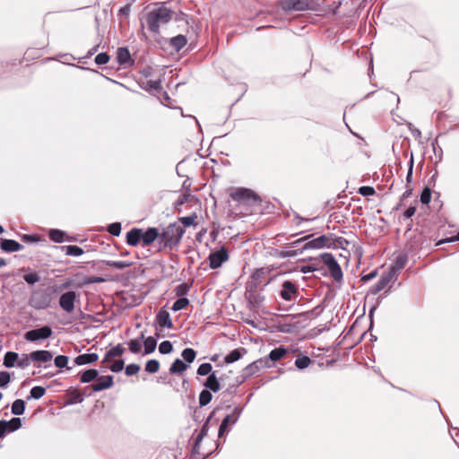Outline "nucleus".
<instances>
[{
	"mask_svg": "<svg viewBox=\"0 0 459 459\" xmlns=\"http://www.w3.org/2000/svg\"><path fill=\"white\" fill-rule=\"evenodd\" d=\"M154 6L146 14V22L151 32L159 33L160 26L172 20L174 12L168 6V2L156 3Z\"/></svg>",
	"mask_w": 459,
	"mask_h": 459,
	"instance_id": "nucleus-1",
	"label": "nucleus"
},
{
	"mask_svg": "<svg viewBox=\"0 0 459 459\" xmlns=\"http://www.w3.org/2000/svg\"><path fill=\"white\" fill-rule=\"evenodd\" d=\"M185 230L178 223H170L160 232V241L164 248L170 250L177 248L180 244Z\"/></svg>",
	"mask_w": 459,
	"mask_h": 459,
	"instance_id": "nucleus-2",
	"label": "nucleus"
},
{
	"mask_svg": "<svg viewBox=\"0 0 459 459\" xmlns=\"http://www.w3.org/2000/svg\"><path fill=\"white\" fill-rule=\"evenodd\" d=\"M280 4L284 11L317 10L320 0H281Z\"/></svg>",
	"mask_w": 459,
	"mask_h": 459,
	"instance_id": "nucleus-3",
	"label": "nucleus"
},
{
	"mask_svg": "<svg viewBox=\"0 0 459 459\" xmlns=\"http://www.w3.org/2000/svg\"><path fill=\"white\" fill-rule=\"evenodd\" d=\"M230 195L234 201L248 205L261 202V199L258 196V195L249 188H234L230 191Z\"/></svg>",
	"mask_w": 459,
	"mask_h": 459,
	"instance_id": "nucleus-4",
	"label": "nucleus"
},
{
	"mask_svg": "<svg viewBox=\"0 0 459 459\" xmlns=\"http://www.w3.org/2000/svg\"><path fill=\"white\" fill-rule=\"evenodd\" d=\"M52 301L51 294L47 290L34 291L30 299V305L37 309L48 308Z\"/></svg>",
	"mask_w": 459,
	"mask_h": 459,
	"instance_id": "nucleus-5",
	"label": "nucleus"
},
{
	"mask_svg": "<svg viewBox=\"0 0 459 459\" xmlns=\"http://www.w3.org/2000/svg\"><path fill=\"white\" fill-rule=\"evenodd\" d=\"M320 256L322 262L327 266L330 274L334 279V281H341L342 279V268L334 256L330 253H323Z\"/></svg>",
	"mask_w": 459,
	"mask_h": 459,
	"instance_id": "nucleus-6",
	"label": "nucleus"
},
{
	"mask_svg": "<svg viewBox=\"0 0 459 459\" xmlns=\"http://www.w3.org/2000/svg\"><path fill=\"white\" fill-rule=\"evenodd\" d=\"M323 247H333L332 235H322L311 240H307V242L300 247V251L307 249H319Z\"/></svg>",
	"mask_w": 459,
	"mask_h": 459,
	"instance_id": "nucleus-7",
	"label": "nucleus"
},
{
	"mask_svg": "<svg viewBox=\"0 0 459 459\" xmlns=\"http://www.w3.org/2000/svg\"><path fill=\"white\" fill-rule=\"evenodd\" d=\"M76 301H78L76 292L74 290L66 291L60 296L59 306L66 313H72L74 310Z\"/></svg>",
	"mask_w": 459,
	"mask_h": 459,
	"instance_id": "nucleus-8",
	"label": "nucleus"
},
{
	"mask_svg": "<svg viewBox=\"0 0 459 459\" xmlns=\"http://www.w3.org/2000/svg\"><path fill=\"white\" fill-rule=\"evenodd\" d=\"M53 333L50 326L45 325L38 329L30 330L25 333L24 338L29 342H36L49 338Z\"/></svg>",
	"mask_w": 459,
	"mask_h": 459,
	"instance_id": "nucleus-9",
	"label": "nucleus"
},
{
	"mask_svg": "<svg viewBox=\"0 0 459 459\" xmlns=\"http://www.w3.org/2000/svg\"><path fill=\"white\" fill-rule=\"evenodd\" d=\"M299 294L298 285L290 281H285L281 284V290H280V297L285 301L294 300Z\"/></svg>",
	"mask_w": 459,
	"mask_h": 459,
	"instance_id": "nucleus-10",
	"label": "nucleus"
},
{
	"mask_svg": "<svg viewBox=\"0 0 459 459\" xmlns=\"http://www.w3.org/2000/svg\"><path fill=\"white\" fill-rule=\"evenodd\" d=\"M229 259V253L225 247H221L220 250L211 253L208 256L209 266L212 269H217Z\"/></svg>",
	"mask_w": 459,
	"mask_h": 459,
	"instance_id": "nucleus-11",
	"label": "nucleus"
},
{
	"mask_svg": "<svg viewBox=\"0 0 459 459\" xmlns=\"http://www.w3.org/2000/svg\"><path fill=\"white\" fill-rule=\"evenodd\" d=\"M262 368H270V365H267V360L264 358L258 359L244 368L243 375L245 377H250Z\"/></svg>",
	"mask_w": 459,
	"mask_h": 459,
	"instance_id": "nucleus-12",
	"label": "nucleus"
},
{
	"mask_svg": "<svg viewBox=\"0 0 459 459\" xmlns=\"http://www.w3.org/2000/svg\"><path fill=\"white\" fill-rule=\"evenodd\" d=\"M114 385L113 377L112 376H101L97 377L96 382L92 384L90 387L93 392H100L105 389H108L112 387Z\"/></svg>",
	"mask_w": 459,
	"mask_h": 459,
	"instance_id": "nucleus-13",
	"label": "nucleus"
},
{
	"mask_svg": "<svg viewBox=\"0 0 459 459\" xmlns=\"http://www.w3.org/2000/svg\"><path fill=\"white\" fill-rule=\"evenodd\" d=\"M117 63L123 67H129L134 64L130 52L127 48H118L117 51Z\"/></svg>",
	"mask_w": 459,
	"mask_h": 459,
	"instance_id": "nucleus-14",
	"label": "nucleus"
},
{
	"mask_svg": "<svg viewBox=\"0 0 459 459\" xmlns=\"http://www.w3.org/2000/svg\"><path fill=\"white\" fill-rule=\"evenodd\" d=\"M157 238L160 239V231L156 228H148L146 230H142V246L147 247L153 243Z\"/></svg>",
	"mask_w": 459,
	"mask_h": 459,
	"instance_id": "nucleus-15",
	"label": "nucleus"
},
{
	"mask_svg": "<svg viewBox=\"0 0 459 459\" xmlns=\"http://www.w3.org/2000/svg\"><path fill=\"white\" fill-rule=\"evenodd\" d=\"M287 352L288 351L285 347L280 346L271 351L269 355L267 357H264V359L267 360V365H270V368H273L274 363L282 359L287 354Z\"/></svg>",
	"mask_w": 459,
	"mask_h": 459,
	"instance_id": "nucleus-16",
	"label": "nucleus"
},
{
	"mask_svg": "<svg viewBox=\"0 0 459 459\" xmlns=\"http://www.w3.org/2000/svg\"><path fill=\"white\" fill-rule=\"evenodd\" d=\"M407 260H408V257L405 254H401L399 255H397L393 263V264L391 265V267L389 268V273L394 276L395 278H397L398 274H399V272L403 269L407 264Z\"/></svg>",
	"mask_w": 459,
	"mask_h": 459,
	"instance_id": "nucleus-17",
	"label": "nucleus"
},
{
	"mask_svg": "<svg viewBox=\"0 0 459 459\" xmlns=\"http://www.w3.org/2000/svg\"><path fill=\"white\" fill-rule=\"evenodd\" d=\"M394 280H396V278L389 272L383 273L377 282L372 287L371 292L373 294L380 292L389 284L390 281Z\"/></svg>",
	"mask_w": 459,
	"mask_h": 459,
	"instance_id": "nucleus-18",
	"label": "nucleus"
},
{
	"mask_svg": "<svg viewBox=\"0 0 459 459\" xmlns=\"http://www.w3.org/2000/svg\"><path fill=\"white\" fill-rule=\"evenodd\" d=\"M0 247L3 251L8 253L20 251L23 248V247L16 240L6 238L0 239Z\"/></svg>",
	"mask_w": 459,
	"mask_h": 459,
	"instance_id": "nucleus-19",
	"label": "nucleus"
},
{
	"mask_svg": "<svg viewBox=\"0 0 459 459\" xmlns=\"http://www.w3.org/2000/svg\"><path fill=\"white\" fill-rule=\"evenodd\" d=\"M142 241V229L133 228L126 233V243L136 247Z\"/></svg>",
	"mask_w": 459,
	"mask_h": 459,
	"instance_id": "nucleus-20",
	"label": "nucleus"
},
{
	"mask_svg": "<svg viewBox=\"0 0 459 459\" xmlns=\"http://www.w3.org/2000/svg\"><path fill=\"white\" fill-rule=\"evenodd\" d=\"M53 358L51 351L47 350L35 351L30 352V359L32 361L49 362Z\"/></svg>",
	"mask_w": 459,
	"mask_h": 459,
	"instance_id": "nucleus-21",
	"label": "nucleus"
},
{
	"mask_svg": "<svg viewBox=\"0 0 459 459\" xmlns=\"http://www.w3.org/2000/svg\"><path fill=\"white\" fill-rule=\"evenodd\" d=\"M156 322L159 326L162 328H172L173 323L170 318L169 313L166 310H161L156 316Z\"/></svg>",
	"mask_w": 459,
	"mask_h": 459,
	"instance_id": "nucleus-22",
	"label": "nucleus"
},
{
	"mask_svg": "<svg viewBox=\"0 0 459 459\" xmlns=\"http://www.w3.org/2000/svg\"><path fill=\"white\" fill-rule=\"evenodd\" d=\"M99 359V356L97 353H84L77 356L74 359V364L78 366L85 365V364H91L95 361H97Z\"/></svg>",
	"mask_w": 459,
	"mask_h": 459,
	"instance_id": "nucleus-23",
	"label": "nucleus"
},
{
	"mask_svg": "<svg viewBox=\"0 0 459 459\" xmlns=\"http://www.w3.org/2000/svg\"><path fill=\"white\" fill-rule=\"evenodd\" d=\"M247 353V350L245 348H238L233 351H231L225 358L224 361L227 364H230L233 362L238 361L242 358L244 354Z\"/></svg>",
	"mask_w": 459,
	"mask_h": 459,
	"instance_id": "nucleus-24",
	"label": "nucleus"
},
{
	"mask_svg": "<svg viewBox=\"0 0 459 459\" xmlns=\"http://www.w3.org/2000/svg\"><path fill=\"white\" fill-rule=\"evenodd\" d=\"M204 386L214 393L221 389V385L215 372H212L208 376L204 383Z\"/></svg>",
	"mask_w": 459,
	"mask_h": 459,
	"instance_id": "nucleus-25",
	"label": "nucleus"
},
{
	"mask_svg": "<svg viewBox=\"0 0 459 459\" xmlns=\"http://www.w3.org/2000/svg\"><path fill=\"white\" fill-rule=\"evenodd\" d=\"M187 43V39L184 35H178L169 39L170 47L177 52H179Z\"/></svg>",
	"mask_w": 459,
	"mask_h": 459,
	"instance_id": "nucleus-26",
	"label": "nucleus"
},
{
	"mask_svg": "<svg viewBox=\"0 0 459 459\" xmlns=\"http://www.w3.org/2000/svg\"><path fill=\"white\" fill-rule=\"evenodd\" d=\"M187 368V365L185 364L180 359H176L169 368L170 374H182Z\"/></svg>",
	"mask_w": 459,
	"mask_h": 459,
	"instance_id": "nucleus-27",
	"label": "nucleus"
},
{
	"mask_svg": "<svg viewBox=\"0 0 459 459\" xmlns=\"http://www.w3.org/2000/svg\"><path fill=\"white\" fill-rule=\"evenodd\" d=\"M143 341L144 346V354L152 353L157 346V339L152 336H149L147 338L144 337Z\"/></svg>",
	"mask_w": 459,
	"mask_h": 459,
	"instance_id": "nucleus-28",
	"label": "nucleus"
},
{
	"mask_svg": "<svg viewBox=\"0 0 459 459\" xmlns=\"http://www.w3.org/2000/svg\"><path fill=\"white\" fill-rule=\"evenodd\" d=\"M241 412H242V409L241 408L235 407L233 409L232 412L230 414H228L222 420V421H226L227 426H229L230 424V425H234L238 421Z\"/></svg>",
	"mask_w": 459,
	"mask_h": 459,
	"instance_id": "nucleus-29",
	"label": "nucleus"
},
{
	"mask_svg": "<svg viewBox=\"0 0 459 459\" xmlns=\"http://www.w3.org/2000/svg\"><path fill=\"white\" fill-rule=\"evenodd\" d=\"M125 349L121 344H117V346L110 349L105 355L103 359V362L108 361L111 358L120 357L123 355Z\"/></svg>",
	"mask_w": 459,
	"mask_h": 459,
	"instance_id": "nucleus-30",
	"label": "nucleus"
},
{
	"mask_svg": "<svg viewBox=\"0 0 459 459\" xmlns=\"http://www.w3.org/2000/svg\"><path fill=\"white\" fill-rule=\"evenodd\" d=\"M19 359V354L14 351H7L4 357V366L13 368Z\"/></svg>",
	"mask_w": 459,
	"mask_h": 459,
	"instance_id": "nucleus-31",
	"label": "nucleus"
},
{
	"mask_svg": "<svg viewBox=\"0 0 459 459\" xmlns=\"http://www.w3.org/2000/svg\"><path fill=\"white\" fill-rule=\"evenodd\" d=\"M143 339H144V332H142L139 338L131 340L128 342V347L132 353L136 354L141 351V342Z\"/></svg>",
	"mask_w": 459,
	"mask_h": 459,
	"instance_id": "nucleus-32",
	"label": "nucleus"
},
{
	"mask_svg": "<svg viewBox=\"0 0 459 459\" xmlns=\"http://www.w3.org/2000/svg\"><path fill=\"white\" fill-rule=\"evenodd\" d=\"M142 87L148 91L159 92L161 91V84L160 80H148L143 82Z\"/></svg>",
	"mask_w": 459,
	"mask_h": 459,
	"instance_id": "nucleus-33",
	"label": "nucleus"
},
{
	"mask_svg": "<svg viewBox=\"0 0 459 459\" xmlns=\"http://www.w3.org/2000/svg\"><path fill=\"white\" fill-rule=\"evenodd\" d=\"M99 375V372L97 369L91 368L88 370H85L81 375V382L82 383H90L92 380L96 379Z\"/></svg>",
	"mask_w": 459,
	"mask_h": 459,
	"instance_id": "nucleus-34",
	"label": "nucleus"
},
{
	"mask_svg": "<svg viewBox=\"0 0 459 459\" xmlns=\"http://www.w3.org/2000/svg\"><path fill=\"white\" fill-rule=\"evenodd\" d=\"M25 411V403L22 399L15 400L12 404V413L14 415H22Z\"/></svg>",
	"mask_w": 459,
	"mask_h": 459,
	"instance_id": "nucleus-35",
	"label": "nucleus"
},
{
	"mask_svg": "<svg viewBox=\"0 0 459 459\" xmlns=\"http://www.w3.org/2000/svg\"><path fill=\"white\" fill-rule=\"evenodd\" d=\"M62 248L65 250V255L70 256H80L84 253L83 249L78 246H65Z\"/></svg>",
	"mask_w": 459,
	"mask_h": 459,
	"instance_id": "nucleus-36",
	"label": "nucleus"
},
{
	"mask_svg": "<svg viewBox=\"0 0 459 459\" xmlns=\"http://www.w3.org/2000/svg\"><path fill=\"white\" fill-rule=\"evenodd\" d=\"M65 233L60 230H50L48 233L49 238L56 243H62L65 241Z\"/></svg>",
	"mask_w": 459,
	"mask_h": 459,
	"instance_id": "nucleus-37",
	"label": "nucleus"
},
{
	"mask_svg": "<svg viewBox=\"0 0 459 459\" xmlns=\"http://www.w3.org/2000/svg\"><path fill=\"white\" fill-rule=\"evenodd\" d=\"M105 264L109 266L116 269L123 270L126 268L130 267L133 264V262H126V261H105Z\"/></svg>",
	"mask_w": 459,
	"mask_h": 459,
	"instance_id": "nucleus-38",
	"label": "nucleus"
},
{
	"mask_svg": "<svg viewBox=\"0 0 459 459\" xmlns=\"http://www.w3.org/2000/svg\"><path fill=\"white\" fill-rule=\"evenodd\" d=\"M311 363V359L309 357L305 355H299L295 360V366L299 369H304L307 368Z\"/></svg>",
	"mask_w": 459,
	"mask_h": 459,
	"instance_id": "nucleus-39",
	"label": "nucleus"
},
{
	"mask_svg": "<svg viewBox=\"0 0 459 459\" xmlns=\"http://www.w3.org/2000/svg\"><path fill=\"white\" fill-rule=\"evenodd\" d=\"M181 356L186 362L192 363L196 357V352L192 348H186L182 351Z\"/></svg>",
	"mask_w": 459,
	"mask_h": 459,
	"instance_id": "nucleus-40",
	"label": "nucleus"
},
{
	"mask_svg": "<svg viewBox=\"0 0 459 459\" xmlns=\"http://www.w3.org/2000/svg\"><path fill=\"white\" fill-rule=\"evenodd\" d=\"M46 394V389L42 386H34L30 389V396L28 397V399L30 398H33V399H40L41 397H43Z\"/></svg>",
	"mask_w": 459,
	"mask_h": 459,
	"instance_id": "nucleus-41",
	"label": "nucleus"
},
{
	"mask_svg": "<svg viewBox=\"0 0 459 459\" xmlns=\"http://www.w3.org/2000/svg\"><path fill=\"white\" fill-rule=\"evenodd\" d=\"M189 304L188 299L185 297H180L178 299L171 307V309L175 312L184 309Z\"/></svg>",
	"mask_w": 459,
	"mask_h": 459,
	"instance_id": "nucleus-42",
	"label": "nucleus"
},
{
	"mask_svg": "<svg viewBox=\"0 0 459 459\" xmlns=\"http://www.w3.org/2000/svg\"><path fill=\"white\" fill-rule=\"evenodd\" d=\"M212 398V395L209 390H203L199 394V404L200 406L207 405Z\"/></svg>",
	"mask_w": 459,
	"mask_h": 459,
	"instance_id": "nucleus-43",
	"label": "nucleus"
},
{
	"mask_svg": "<svg viewBox=\"0 0 459 459\" xmlns=\"http://www.w3.org/2000/svg\"><path fill=\"white\" fill-rule=\"evenodd\" d=\"M160 368V362L157 359H150L145 364V370L148 373L153 374L158 372Z\"/></svg>",
	"mask_w": 459,
	"mask_h": 459,
	"instance_id": "nucleus-44",
	"label": "nucleus"
},
{
	"mask_svg": "<svg viewBox=\"0 0 459 459\" xmlns=\"http://www.w3.org/2000/svg\"><path fill=\"white\" fill-rule=\"evenodd\" d=\"M83 400H84V396L80 391L74 389L70 393V403H82Z\"/></svg>",
	"mask_w": 459,
	"mask_h": 459,
	"instance_id": "nucleus-45",
	"label": "nucleus"
},
{
	"mask_svg": "<svg viewBox=\"0 0 459 459\" xmlns=\"http://www.w3.org/2000/svg\"><path fill=\"white\" fill-rule=\"evenodd\" d=\"M22 427V420L20 418H13L7 421V431H15Z\"/></svg>",
	"mask_w": 459,
	"mask_h": 459,
	"instance_id": "nucleus-46",
	"label": "nucleus"
},
{
	"mask_svg": "<svg viewBox=\"0 0 459 459\" xmlns=\"http://www.w3.org/2000/svg\"><path fill=\"white\" fill-rule=\"evenodd\" d=\"M188 291H189V286L186 283L178 284L174 289L175 294L181 298L184 297L185 295H186L188 293Z\"/></svg>",
	"mask_w": 459,
	"mask_h": 459,
	"instance_id": "nucleus-47",
	"label": "nucleus"
},
{
	"mask_svg": "<svg viewBox=\"0 0 459 459\" xmlns=\"http://www.w3.org/2000/svg\"><path fill=\"white\" fill-rule=\"evenodd\" d=\"M30 353L29 355L22 354L21 358L17 359V366L21 368H25L30 364Z\"/></svg>",
	"mask_w": 459,
	"mask_h": 459,
	"instance_id": "nucleus-48",
	"label": "nucleus"
},
{
	"mask_svg": "<svg viewBox=\"0 0 459 459\" xmlns=\"http://www.w3.org/2000/svg\"><path fill=\"white\" fill-rule=\"evenodd\" d=\"M172 350L173 346L169 341H164L159 346V351L161 354H169L172 351Z\"/></svg>",
	"mask_w": 459,
	"mask_h": 459,
	"instance_id": "nucleus-49",
	"label": "nucleus"
},
{
	"mask_svg": "<svg viewBox=\"0 0 459 459\" xmlns=\"http://www.w3.org/2000/svg\"><path fill=\"white\" fill-rule=\"evenodd\" d=\"M54 362L56 368H63L67 366L68 357L65 355H57Z\"/></svg>",
	"mask_w": 459,
	"mask_h": 459,
	"instance_id": "nucleus-50",
	"label": "nucleus"
},
{
	"mask_svg": "<svg viewBox=\"0 0 459 459\" xmlns=\"http://www.w3.org/2000/svg\"><path fill=\"white\" fill-rule=\"evenodd\" d=\"M212 366L210 363H203L197 368V374L199 376H207L211 373Z\"/></svg>",
	"mask_w": 459,
	"mask_h": 459,
	"instance_id": "nucleus-51",
	"label": "nucleus"
},
{
	"mask_svg": "<svg viewBox=\"0 0 459 459\" xmlns=\"http://www.w3.org/2000/svg\"><path fill=\"white\" fill-rule=\"evenodd\" d=\"M108 232L116 237L119 236L121 233V223L114 222L108 225Z\"/></svg>",
	"mask_w": 459,
	"mask_h": 459,
	"instance_id": "nucleus-52",
	"label": "nucleus"
},
{
	"mask_svg": "<svg viewBox=\"0 0 459 459\" xmlns=\"http://www.w3.org/2000/svg\"><path fill=\"white\" fill-rule=\"evenodd\" d=\"M208 429H209V427H208V422H205L199 434L197 435V437H195V446H197L198 444L202 441V439L207 435L208 433Z\"/></svg>",
	"mask_w": 459,
	"mask_h": 459,
	"instance_id": "nucleus-53",
	"label": "nucleus"
},
{
	"mask_svg": "<svg viewBox=\"0 0 459 459\" xmlns=\"http://www.w3.org/2000/svg\"><path fill=\"white\" fill-rule=\"evenodd\" d=\"M332 242H333V247H341V248H344V247L349 244V241L342 237H337L334 238H332Z\"/></svg>",
	"mask_w": 459,
	"mask_h": 459,
	"instance_id": "nucleus-54",
	"label": "nucleus"
},
{
	"mask_svg": "<svg viewBox=\"0 0 459 459\" xmlns=\"http://www.w3.org/2000/svg\"><path fill=\"white\" fill-rule=\"evenodd\" d=\"M24 281L30 285L35 284L39 281V277L37 273H30L23 276Z\"/></svg>",
	"mask_w": 459,
	"mask_h": 459,
	"instance_id": "nucleus-55",
	"label": "nucleus"
},
{
	"mask_svg": "<svg viewBox=\"0 0 459 459\" xmlns=\"http://www.w3.org/2000/svg\"><path fill=\"white\" fill-rule=\"evenodd\" d=\"M109 61V56L107 53H100L95 57V63L99 65H103L108 64Z\"/></svg>",
	"mask_w": 459,
	"mask_h": 459,
	"instance_id": "nucleus-56",
	"label": "nucleus"
},
{
	"mask_svg": "<svg viewBox=\"0 0 459 459\" xmlns=\"http://www.w3.org/2000/svg\"><path fill=\"white\" fill-rule=\"evenodd\" d=\"M431 200V191L429 188L426 187L423 189L420 195V202L423 204H429Z\"/></svg>",
	"mask_w": 459,
	"mask_h": 459,
	"instance_id": "nucleus-57",
	"label": "nucleus"
},
{
	"mask_svg": "<svg viewBox=\"0 0 459 459\" xmlns=\"http://www.w3.org/2000/svg\"><path fill=\"white\" fill-rule=\"evenodd\" d=\"M195 219H196V215L193 214L190 216L179 218V221L183 224L184 227H190V226L194 225Z\"/></svg>",
	"mask_w": 459,
	"mask_h": 459,
	"instance_id": "nucleus-58",
	"label": "nucleus"
},
{
	"mask_svg": "<svg viewBox=\"0 0 459 459\" xmlns=\"http://www.w3.org/2000/svg\"><path fill=\"white\" fill-rule=\"evenodd\" d=\"M140 370V366L138 364H134V363H132V364H129L126 366V374L127 376H134L135 374H137Z\"/></svg>",
	"mask_w": 459,
	"mask_h": 459,
	"instance_id": "nucleus-59",
	"label": "nucleus"
},
{
	"mask_svg": "<svg viewBox=\"0 0 459 459\" xmlns=\"http://www.w3.org/2000/svg\"><path fill=\"white\" fill-rule=\"evenodd\" d=\"M359 193L363 196H369L373 195L376 193V191L374 187L365 186L359 188Z\"/></svg>",
	"mask_w": 459,
	"mask_h": 459,
	"instance_id": "nucleus-60",
	"label": "nucleus"
},
{
	"mask_svg": "<svg viewBox=\"0 0 459 459\" xmlns=\"http://www.w3.org/2000/svg\"><path fill=\"white\" fill-rule=\"evenodd\" d=\"M10 382V374L6 371L0 372V387H5Z\"/></svg>",
	"mask_w": 459,
	"mask_h": 459,
	"instance_id": "nucleus-61",
	"label": "nucleus"
},
{
	"mask_svg": "<svg viewBox=\"0 0 459 459\" xmlns=\"http://www.w3.org/2000/svg\"><path fill=\"white\" fill-rule=\"evenodd\" d=\"M125 362L123 359L116 360L110 367L111 371L113 372H120L124 368Z\"/></svg>",
	"mask_w": 459,
	"mask_h": 459,
	"instance_id": "nucleus-62",
	"label": "nucleus"
},
{
	"mask_svg": "<svg viewBox=\"0 0 459 459\" xmlns=\"http://www.w3.org/2000/svg\"><path fill=\"white\" fill-rule=\"evenodd\" d=\"M312 237H313V235L305 236V237L300 238L291 243L287 244V246H289L290 247H298L301 243L305 244L307 242V240L310 239Z\"/></svg>",
	"mask_w": 459,
	"mask_h": 459,
	"instance_id": "nucleus-63",
	"label": "nucleus"
},
{
	"mask_svg": "<svg viewBox=\"0 0 459 459\" xmlns=\"http://www.w3.org/2000/svg\"><path fill=\"white\" fill-rule=\"evenodd\" d=\"M131 12V4H126L121 7L118 11V17L122 19L123 17L127 18Z\"/></svg>",
	"mask_w": 459,
	"mask_h": 459,
	"instance_id": "nucleus-64",
	"label": "nucleus"
}]
</instances>
